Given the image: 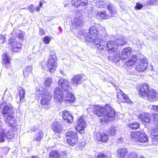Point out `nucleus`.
<instances>
[{"instance_id":"8","label":"nucleus","mask_w":158,"mask_h":158,"mask_svg":"<svg viewBox=\"0 0 158 158\" xmlns=\"http://www.w3.org/2000/svg\"><path fill=\"white\" fill-rule=\"evenodd\" d=\"M117 43L116 41H108L106 45V51L108 54H113L116 53L118 49Z\"/></svg>"},{"instance_id":"43","label":"nucleus","mask_w":158,"mask_h":158,"mask_svg":"<svg viewBox=\"0 0 158 158\" xmlns=\"http://www.w3.org/2000/svg\"><path fill=\"white\" fill-rule=\"evenodd\" d=\"M97 158H108V156L105 153L101 152L98 154Z\"/></svg>"},{"instance_id":"36","label":"nucleus","mask_w":158,"mask_h":158,"mask_svg":"<svg viewBox=\"0 0 158 158\" xmlns=\"http://www.w3.org/2000/svg\"><path fill=\"white\" fill-rule=\"evenodd\" d=\"M117 43L118 47L120 46H123L126 44L127 42L125 39L123 37H121L119 39L116 40Z\"/></svg>"},{"instance_id":"7","label":"nucleus","mask_w":158,"mask_h":158,"mask_svg":"<svg viewBox=\"0 0 158 158\" xmlns=\"http://www.w3.org/2000/svg\"><path fill=\"white\" fill-rule=\"evenodd\" d=\"M40 95L41 99L40 102V104L45 106L46 109H49L50 107V100L52 97L50 92L48 91L43 92Z\"/></svg>"},{"instance_id":"15","label":"nucleus","mask_w":158,"mask_h":158,"mask_svg":"<svg viewBox=\"0 0 158 158\" xmlns=\"http://www.w3.org/2000/svg\"><path fill=\"white\" fill-rule=\"evenodd\" d=\"M64 97L63 93L60 89L59 87H56L54 92V100L57 102H61L63 101Z\"/></svg>"},{"instance_id":"12","label":"nucleus","mask_w":158,"mask_h":158,"mask_svg":"<svg viewBox=\"0 0 158 158\" xmlns=\"http://www.w3.org/2000/svg\"><path fill=\"white\" fill-rule=\"evenodd\" d=\"M11 58L7 52H4L2 55V63L3 66L6 68L10 67Z\"/></svg>"},{"instance_id":"50","label":"nucleus","mask_w":158,"mask_h":158,"mask_svg":"<svg viewBox=\"0 0 158 158\" xmlns=\"http://www.w3.org/2000/svg\"><path fill=\"white\" fill-rule=\"evenodd\" d=\"M155 0H149L147 1V3L149 5H152L155 3Z\"/></svg>"},{"instance_id":"28","label":"nucleus","mask_w":158,"mask_h":158,"mask_svg":"<svg viewBox=\"0 0 158 158\" xmlns=\"http://www.w3.org/2000/svg\"><path fill=\"white\" fill-rule=\"evenodd\" d=\"M61 154L57 150L51 151L49 153V158H60Z\"/></svg>"},{"instance_id":"30","label":"nucleus","mask_w":158,"mask_h":158,"mask_svg":"<svg viewBox=\"0 0 158 158\" xmlns=\"http://www.w3.org/2000/svg\"><path fill=\"white\" fill-rule=\"evenodd\" d=\"M140 124L139 122L135 121L127 124V126L130 129L135 130L139 127Z\"/></svg>"},{"instance_id":"46","label":"nucleus","mask_w":158,"mask_h":158,"mask_svg":"<svg viewBox=\"0 0 158 158\" xmlns=\"http://www.w3.org/2000/svg\"><path fill=\"white\" fill-rule=\"evenodd\" d=\"M152 110L156 112H158V106L156 105H152Z\"/></svg>"},{"instance_id":"25","label":"nucleus","mask_w":158,"mask_h":158,"mask_svg":"<svg viewBox=\"0 0 158 158\" xmlns=\"http://www.w3.org/2000/svg\"><path fill=\"white\" fill-rule=\"evenodd\" d=\"M137 56L135 55L131 56L128 60L126 62L125 64L127 67L134 66L137 61Z\"/></svg>"},{"instance_id":"59","label":"nucleus","mask_w":158,"mask_h":158,"mask_svg":"<svg viewBox=\"0 0 158 158\" xmlns=\"http://www.w3.org/2000/svg\"><path fill=\"white\" fill-rule=\"evenodd\" d=\"M3 104V103H2L1 105H0V108H1V106H2V105Z\"/></svg>"},{"instance_id":"52","label":"nucleus","mask_w":158,"mask_h":158,"mask_svg":"<svg viewBox=\"0 0 158 158\" xmlns=\"http://www.w3.org/2000/svg\"><path fill=\"white\" fill-rule=\"evenodd\" d=\"M40 34L41 35H42L45 34V32L43 29L40 30Z\"/></svg>"},{"instance_id":"14","label":"nucleus","mask_w":158,"mask_h":158,"mask_svg":"<svg viewBox=\"0 0 158 158\" xmlns=\"http://www.w3.org/2000/svg\"><path fill=\"white\" fill-rule=\"evenodd\" d=\"M99 31L97 29L95 26H92L90 27L89 34L90 38L94 40L98 39L100 36H101L102 33H100Z\"/></svg>"},{"instance_id":"17","label":"nucleus","mask_w":158,"mask_h":158,"mask_svg":"<svg viewBox=\"0 0 158 158\" xmlns=\"http://www.w3.org/2000/svg\"><path fill=\"white\" fill-rule=\"evenodd\" d=\"M58 84L63 90L67 91L68 90L69 86V82L67 79L60 78L59 80Z\"/></svg>"},{"instance_id":"13","label":"nucleus","mask_w":158,"mask_h":158,"mask_svg":"<svg viewBox=\"0 0 158 158\" xmlns=\"http://www.w3.org/2000/svg\"><path fill=\"white\" fill-rule=\"evenodd\" d=\"M51 129L54 133L56 134H61L63 130V127L58 121H54L51 123Z\"/></svg>"},{"instance_id":"32","label":"nucleus","mask_w":158,"mask_h":158,"mask_svg":"<svg viewBox=\"0 0 158 158\" xmlns=\"http://www.w3.org/2000/svg\"><path fill=\"white\" fill-rule=\"evenodd\" d=\"M11 110L10 107L7 105L4 106L2 108L1 112L2 116L10 114V112Z\"/></svg>"},{"instance_id":"34","label":"nucleus","mask_w":158,"mask_h":158,"mask_svg":"<svg viewBox=\"0 0 158 158\" xmlns=\"http://www.w3.org/2000/svg\"><path fill=\"white\" fill-rule=\"evenodd\" d=\"M20 98V102L23 100L25 96V90L21 87H19L18 90Z\"/></svg>"},{"instance_id":"26","label":"nucleus","mask_w":158,"mask_h":158,"mask_svg":"<svg viewBox=\"0 0 158 158\" xmlns=\"http://www.w3.org/2000/svg\"><path fill=\"white\" fill-rule=\"evenodd\" d=\"M82 78V76L80 74L74 75L71 79V82L73 84L77 85L81 83Z\"/></svg>"},{"instance_id":"56","label":"nucleus","mask_w":158,"mask_h":158,"mask_svg":"<svg viewBox=\"0 0 158 158\" xmlns=\"http://www.w3.org/2000/svg\"><path fill=\"white\" fill-rule=\"evenodd\" d=\"M43 3L41 2H40L39 3V6L40 7H41L42 6Z\"/></svg>"},{"instance_id":"23","label":"nucleus","mask_w":158,"mask_h":158,"mask_svg":"<svg viewBox=\"0 0 158 158\" xmlns=\"http://www.w3.org/2000/svg\"><path fill=\"white\" fill-rule=\"evenodd\" d=\"M88 3L87 0H72L71 4L73 6L77 7L80 6H85Z\"/></svg>"},{"instance_id":"41","label":"nucleus","mask_w":158,"mask_h":158,"mask_svg":"<svg viewBox=\"0 0 158 158\" xmlns=\"http://www.w3.org/2000/svg\"><path fill=\"white\" fill-rule=\"evenodd\" d=\"M51 40V38L48 36H44L43 39V41L44 42L45 44H49Z\"/></svg>"},{"instance_id":"2","label":"nucleus","mask_w":158,"mask_h":158,"mask_svg":"<svg viewBox=\"0 0 158 158\" xmlns=\"http://www.w3.org/2000/svg\"><path fill=\"white\" fill-rule=\"evenodd\" d=\"M92 112L98 117H102L100 119V122L102 123H107L114 120L116 114L115 110L110 104H106L103 106L95 105L93 107Z\"/></svg>"},{"instance_id":"45","label":"nucleus","mask_w":158,"mask_h":158,"mask_svg":"<svg viewBox=\"0 0 158 158\" xmlns=\"http://www.w3.org/2000/svg\"><path fill=\"white\" fill-rule=\"evenodd\" d=\"M31 68L30 66H28L24 69L23 73L24 74H26L27 73H29L31 72Z\"/></svg>"},{"instance_id":"3","label":"nucleus","mask_w":158,"mask_h":158,"mask_svg":"<svg viewBox=\"0 0 158 158\" xmlns=\"http://www.w3.org/2000/svg\"><path fill=\"white\" fill-rule=\"evenodd\" d=\"M139 96L141 98L152 102L155 101L157 93L153 89H151L147 83L140 84L137 88Z\"/></svg>"},{"instance_id":"54","label":"nucleus","mask_w":158,"mask_h":158,"mask_svg":"<svg viewBox=\"0 0 158 158\" xmlns=\"http://www.w3.org/2000/svg\"><path fill=\"white\" fill-rule=\"evenodd\" d=\"M96 46L97 47V48H98L100 47L101 46V44H100V43H98V44H95Z\"/></svg>"},{"instance_id":"55","label":"nucleus","mask_w":158,"mask_h":158,"mask_svg":"<svg viewBox=\"0 0 158 158\" xmlns=\"http://www.w3.org/2000/svg\"><path fill=\"white\" fill-rule=\"evenodd\" d=\"M40 7H39V6H37V7H36L35 8V9L36 10V11H38L40 10Z\"/></svg>"},{"instance_id":"11","label":"nucleus","mask_w":158,"mask_h":158,"mask_svg":"<svg viewBox=\"0 0 158 158\" xmlns=\"http://www.w3.org/2000/svg\"><path fill=\"white\" fill-rule=\"evenodd\" d=\"M94 139L98 142L102 143H106L108 141V135L105 132H98L94 135Z\"/></svg>"},{"instance_id":"31","label":"nucleus","mask_w":158,"mask_h":158,"mask_svg":"<svg viewBox=\"0 0 158 158\" xmlns=\"http://www.w3.org/2000/svg\"><path fill=\"white\" fill-rule=\"evenodd\" d=\"M108 136H114L116 134V127L114 126H111L106 131Z\"/></svg>"},{"instance_id":"10","label":"nucleus","mask_w":158,"mask_h":158,"mask_svg":"<svg viewBox=\"0 0 158 158\" xmlns=\"http://www.w3.org/2000/svg\"><path fill=\"white\" fill-rule=\"evenodd\" d=\"M148 66V62L146 59L144 57L140 59L139 62L135 67V69L138 72H143L147 69Z\"/></svg>"},{"instance_id":"39","label":"nucleus","mask_w":158,"mask_h":158,"mask_svg":"<svg viewBox=\"0 0 158 158\" xmlns=\"http://www.w3.org/2000/svg\"><path fill=\"white\" fill-rule=\"evenodd\" d=\"M9 150V148L8 147H3L0 148V152L3 154H6Z\"/></svg>"},{"instance_id":"47","label":"nucleus","mask_w":158,"mask_h":158,"mask_svg":"<svg viewBox=\"0 0 158 158\" xmlns=\"http://www.w3.org/2000/svg\"><path fill=\"white\" fill-rule=\"evenodd\" d=\"M61 156L64 158L66 157L67 156V153L66 151H64L61 152Z\"/></svg>"},{"instance_id":"24","label":"nucleus","mask_w":158,"mask_h":158,"mask_svg":"<svg viewBox=\"0 0 158 158\" xmlns=\"http://www.w3.org/2000/svg\"><path fill=\"white\" fill-rule=\"evenodd\" d=\"M96 15L100 19L102 20L109 19L112 17L111 15L107 14L105 11L98 12Z\"/></svg>"},{"instance_id":"21","label":"nucleus","mask_w":158,"mask_h":158,"mask_svg":"<svg viewBox=\"0 0 158 158\" xmlns=\"http://www.w3.org/2000/svg\"><path fill=\"white\" fill-rule=\"evenodd\" d=\"M131 49L130 47L124 48L121 52V58L122 60L126 59L131 55Z\"/></svg>"},{"instance_id":"40","label":"nucleus","mask_w":158,"mask_h":158,"mask_svg":"<svg viewBox=\"0 0 158 158\" xmlns=\"http://www.w3.org/2000/svg\"><path fill=\"white\" fill-rule=\"evenodd\" d=\"M138 154L132 152L129 154L127 158H138Z\"/></svg>"},{"instance_id":"27","label":"nucleus","mask_w":158,"mask_h":158,"mask_svg":"<svg viewBox=\"0 0 158 158\" xmlns=\"http://www.w3.org/2000/svg\"><path fill=\"white\" fill-rule=\"evenodd\" d=\"M148 136L145 133L141 132L137 141L142 143H146L148 142Z\"/></svg>"},{"instance_id":"38","label":"nucleus","mask_w":158,"mask_h":158,"mask_svg":"<svg viewBox=\"0 0 158 158\" xmlns=\"http://www.w3.org/2000/svg\"><path fill=\"white\" fill-rule=\"evenodd\" d=\"M52 82V79L50 77H47L44 81V84L45 87H48Z\"/></svg>"},{"instance_id":"9","label":"nucleus","mask_w":158,"mask_h":158,"mask_svg":"<svg viewBox=\"0 0 158 158\" xmlns=\"http://www.w3.org/2000/svg\"><path fill=\"white\" fill-rule=\"evenodd\" d=\"M119 92L117 91V98L119 103H131L132 101L129 98L128 96L125 94L121 89H119Z\"/></svg>"},{"instance_id":"37","label":"nucleus","mask_w":158,"mask_h":158,"mask_svg":"<svg viewBox=\"0 0 158 158\" xmlns=\"http://www.w3.org/2000/svg\"><path fill=\"white\" fill-rule=\"evenodd\" d=\"M151 115L153 123L156 125H158V114L153 113Z\"/></svg>"},{"instance_id":"42","label":"nucleus","mask_w":158,"mask_h":158,"mask_svg":"<svg viewBox=\"0 0 158 158\" xmlns=\"http://www.w3.org/2000/svg\"><path fill=\"white\" fill-rule=\"evenodd\" d=\"M0 41L2 44H3L6 42V37L4 35L0 34Z\"/></svg>"},{"instance_id":"1","label":"nucleus","mask_w":158,"mask_h":158,"mask_svg":"<svg viewBox=\"0 0 158 158\" xmlns=\"http://www.w3.org/2000/svg\"><path fill=\"white\" fill-rule=\"evenodd\" d=\"M3 120L8 125L10 128H0V143L5 142V139L11 140L15 137L17 133V128L15 119L12 114L3 116Z\"/></svg>"},{"instance_id":"48","label":"nucleus","mask_w":158,"mask_h":158,"mask_svg":"<svg viewBox=\"0 0 158 158\" xmlns=\"http://www.w3.org/2000/svg\"><path fill=\"white\" fill-rule=\"evenodd\" d=\"M17 37L20 39H22L23 38V35L22 33H18L17 35Z\"/></svg>"},{"instance_id":"16","label":"nucleus","mask_w":158,"mask_h":158,"mask_svg":"<svg viewBox=\"0 0 158 158\" xmlns=\"http://www.w3.org/2000/svg\"><path fill=\"white\" fill-rule=\"evenodd\" d=\"M86 127V124L84 119L83 118H80L78 119L75 129L77 132H81V131L84 130Z\"/></svg>"},{"instance_id":"22","label":"nucleus","mask_w":158,"mask_h":158,"mask_svg":"<svg viewBox=\"0 0 158 158\" xmlns=\"http://www.w3.org/2000/svg\"><path fill=\"white\" fill-rule=\"evenodd\" d=\"M116 152L118 158H125L128 153V151L125 148H121L117 150Z\"/></svg>"},{"instance_id":"49","label":"nucleus","mask_w":158,"mask_h":158,"mask_svg":"<svg viewBox=\"0 0 158 158\" xmlns=\"http://www.w3.org/2000/svg\"><path fill=\"white\" fill-rule=\"evenodd\" d=\"M42 138V136L40 135L38 136L36 138L34 139L33 140L37 141H40Z\"/></svg>"},{"instance_id":"18","label":"nucleus","mask_w":158,"mask_h":158,"mask_svg":"<svg viewBox=\"0 0 158 158\" xmlns=\"http://www.w3.org/2000/svg\"><path fill=\"white\" fill-rule=\"evenodd\" d=\"M62 112L63 119L65 122L69 123H71L73 122V116L68 111L64 110Z\"/></svg>"},{"instance_id":"60","label":"nucleus","mask_w":158,"mask_h":158,"mask_svg":"<svg viewBox=\"0 0 158 158\" xmlns=\"http://www.w3.org/2000/svg\"><path fill=\"white\" fill-rule=\"evenodd\" d=\"M42 1H43V2H44V0H41Z\"/></svg>"},{"instance_id":"29","label":"nucleus","mask_w":158,"mask_h":158,"mask_svg":"<svg viewBox=\"0 0 158 158\" xmlns=\"http://www.w3.org/2000/svg\"><path fill=\"white\" fill-rule=\"evenodd\" d=\"M141 132L139 131H132L130 133V137L132 140L137 141Z\"/></svg>"},{"instance_id":"4","label":"nucleus","mask_w":158,"mask_h":158,"mask_svg":"<svg viewBox=\"0 0 158 158\" xmlns=\"http://www.w3.org/2000/svg\"><path fill=\"white\" fill-rule=\"evenodd\" d=\"M65 138L67 143L71 146L76 145L79 140L77 133L73 131H67L65 133Z\"/></svg>"},{"instance_id":"5","label":"nucleus","mask_w":158,"mask_h":158,"mask_svg":"<svg viewBox=\"0 0 158 158\" xmlns=\"http://www.w3.org/2000/svg\"><path fill=\"white\" fill-rule=\"evenodd\" d=\"M57 59L55 54L50 55L47 62V65L49 72L54 73L57 67Z\"/></svg>"},{"instance_id":"19","label":"nucleus","mask_w":158,"mask_h":158,"mask_svg":"<svg viewBox=\"0 0 158 158\" xmlns=\"http://www.w3.org/2000/svg\"><path fill=\"white\" fill-rule=\"evenodd\" d=\"M138 118L140 120L142 123H148L151 120L150 114L148 112L143 113L138 116Z\"/></svg>"},{"instance_id":"35","label":"nucleus","mask_w":158,"mask_h":158,"mask_svg":"<svg viewBox=\"0 0 158 158\" xmlns=\"http://www.w3.org/2000/svg\"><path fill=\"white\" fill-rule=\"evenodd\" d=\"M107 8L108 10L110 12V15L112 17L115 16V15L117 14V12L113 10V6L111 4H109L107 6Z\"/></svg>"},{"instance_id":"44","label":"nucleus","mask_w":158,"mask_h":158,"mask_svg":"<svg viewBox=\"0 0 158 158\" xmlns=\"http://www.w3.org/2000/svg\"><path fill=\"white\" fill-rule=\"evenodd\" d=\"M143 7V5L142 4L137 2L136 3V5L135 6V10H140Z\"/></svg>"},{"instance_id":"51","label":"nucleus","mask_w":158,"mask_h":158,"mask_svg":"<svg viewBox=\"0 0 158 158\" xmlns=\"http://www.w3.org/2000/svg\"><path fill=\"white\" fill-rule=\"evenodd\" d=\"M29 10L30 12H32L34 11V7L32 5H31L29 7Z\"/></svg>"},{"instance_id":"58","label":"nucleus","mask_w":158,"mask_h":158,"mask_svg":"<svg viewBox=\"0 0 158 158\" xmlns=\"http://www.w3.org/2000/svg\"><path fill=\"white\" fill-rule=\"evenodd\" d=\"M139 158H145L143 156H140Z\"/></svg>"},{"instance_id":"33","label":"nucleus","mask_w":158,"mask_h":158,"mask_svg":"<svg viewBox=\"0 0 158 158\" xmlns=\"http://www.w3.org/2000/svg\"><path fill=\"white\" fill-rule=\"evenodd\" d=\"M65 100L69 102H73L74 101L75 98L73 95L71 93L68 92L66 94Z\"/></svg>"},{"instance_id":"53","label":"nucleus","mask_w":158,"mask_h":158,"mask_svg":"<svg viewBox=\"0 0 158 158\" xmlns=\"http://www.w3.org/2000/svg\"><path fill=\"white\" fill-rule=\"evenodd\" d=\"M36 92L38 94L39 93L41 92V90L39 88H36Z\"/></svg>"},{"instance_id":"20","label":"nucleus","mask_w":158,"mask_h":158,"mask_svg":"<svg viewBox=\"0 0 158 158\" xmlns=\"http://www.w3.org/2000/svg\"><path fill=\"white\" fill-rule=\"evenodd\" d=\"M151 135L152 143L154 145H158V129L156 128L152 130Z\"/></svg>"},{"instance_id":"57","label":"nucleus","mask_w":158,"mask_h":158,"mask_svg":"<svg viewBox=\"0 0 158 158\" xmlns=\"http://www.w3.org/2000/svg\"><path fill=\"white\" fill-rule=\"evenodd\" d=\"M31 158H39L37 156H32Z\"/></svg>"},{"instance_id":"6","label":"nucleus","mask_w":158,"mask_h":158,"mask_svg":"<svg viewBox=\"0 0 158 158\" xmlns=\"http://www.w3.org/2000/svg\"><path fill=\"white\" fill-rule=\"evenodd\" d=\"M9 44L10 46V51L13 53H19L22 49L21 44L16 40L15 39L12 37L9 40Z\"/></svg>"}]
</instances>
